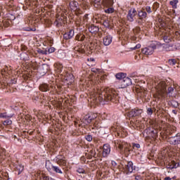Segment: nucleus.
Masks as SVG:
<instances>
[{"mask_svg": "<svg viewBox=\"0 0 180 180\" xmlns=\"http://www.w3.org/2000/svg\"><path fill=\"white\" fill-rule=\"evenodd\" d=\"M97 95H98V98L100 102H109L110 101L115 102L117 98V95L109 89H98Z\"/></svg>", "mask_w": 180, "mask_h": 180, "instance_id": "obj_1", "label": "nucleus"}, {"mask_svg": "<svg viewBox=\"0 0 180 180\" xmlns=\"http://www.w3.org/2000/svg\"><path fill=\"white\" fill-rule=\"evenodd\" d=\"M157 93L162 96L167 92V83L164 81H160L155 86Z\"/></svg>", "mask_w": 180, "mask_h": 180, "instance_id": "obj_2", "label": "nucleus"}, {"mask_svg": "<svg viewBox=\"0 0 180 180\" xmlns=\"http://www.w3.org/2000/svg\"><path fill=\"white\" fill-rule=\"evenodd\" d=\"M55 161L59 167H61V168L64 169V167L67 165V160H65V157L63 155H58L56 156Z\"/></svg>", "mask_w": 180, "mask_h": 180, "instance_id": "obj_3", "label": "nucleus"}, {"mask_svg": "<svg viewBox=\"0 0 180 180\" xmlns=\"http://www.w3.org/2000/svg\"><path fill=\"white\" fill-rule=\"evenodd\" d=\"M137 15L139 17V20L137 21L139 25H141L143 21H145L147 19V12L144 8H142L137 12Z\"/></svg>", "mask_w": 180, "mask_h": 180, "instance_id": "obj_4", "label": "nucleus"}, {"mask_svg": "<svg viewBox=\"0 0 180 180\" xmlns=\"http://www.w3.org/2000/svg\"><path fill=\"white\" fill-rule=\"evenodd\" d=\"M136 16H137V11H136V8H131L127 15V20L133 22L136 19Z\"/></svg>", "mask_w": 180, "mask_h": 180, "instance_id": "obj_5", "label": "nucleus"}, {"mask_svg": "<svg viewBox=\"0 0 180 180\" xmlns=\"http://www.w3.org/2000/svg\"><path fill=\"white\" fill-rule=\"evenodd\" d=\"M157 49V46L155 44H152L148 47H146L142 49L143 54H145V56H151L154 53V50Z\"/></svg>", "mask_w": 180, "mask_h": 180, "instance_id": "obj_6", "label": "nucleus"}, {"mask_svg": "<svg viewBox=\"0 0 180 180\" xmlns=\"http://www.w3.org/2000/svg\"><path fill=\"white\" fill-rule=\"evenodd\" d=\"M115 146L117 147L119 150H122V148H124L125 152L130 151V150H129V147H130V146L120 140H117L115 141Z\"/></svg>", "mask_w": 180, "mask_h": 180, "instance_id": "obj_7", "label": "nucleus"}, {"mask_svg": "<svg viewBox=\"0 0 180 180\" xmlns=\"http://www.w3.org/2000/svg\"><path fill=\"white\" fill-rule=\"evenodd\" d=\"M129 85H131V79L125 77V78H124L120 82V85L119 88H121V89L127 88V86H129Z\"/></svg>", "mask_w": 180, "mask_h": 180, "instance_id": "obj_8", "label": "nucleus"}, {"mask_svg": "<svg viewBox=\"0 0 180 180\" xmlns=\"http://www.w3.org/2000/svg\"><path fill=\"white\" fill-rule=\"evenodd\" d=\"M95 119H96L95 114H92L91 115H86L83 118V122L85 123V124H91V123H92Z\"/></svg>", "mask_w": 180, "mask_h": 180, "instance_id": "obj_9", "label": "nucleus"}, {"mask_svg": "<svg viewBox=\"0 0 180 180\" xmlns=\"http://www.w3.org/2000/svg\"><path fill=\"white\" fill-rule=\"evenodd\" d=\"M141 113H143V110L136 108L129 112V117H136V116H140Z\"/></svg>", "mask_w": 180, "mask_h": 180, "instance_id": "obj_10", "label": "nucleus"}, {"mask_svg": "<svg viewBox=\"0 0 180 180\" xmlns=\"http://www.w3.org/2000/svg\"><path fill=\"white\" fill-rule=\"evenodd\" d=\"M125 171H127V174H131L133 171L134 170V166L133 165V162L129 161L127 162V164L125 165Z\"/></svg>", "mask_w": 180, "mask_h": 180, "instance_id": "obj_11", "label": "nucleus"}, {"mask_svg": "<svg viewBox=\"0 0 180 180\" xmlns=\"http://www.w3.org/2000/svg\"><path fill=\"white\" fill-rule=\"evenodd\" d=\"M75 53H79V54L85 53V45H77L74 48Z\"/></svg>", "mask_w": 180, "mask_h": 180, "instance_id": "obj_12", "label": "nucleus"}, {"mask_svg": "<svg viewBox=\"0 0 180 180\" xmlns=\"http://www.w3.org/2000/svg\"><path fill=\"white\" fill-rule=\"evenodd\" d=\"M110 154V146L104 144L103 146V157H108Z\"/></svg>", "mask_w": 180, "mask_h": 180, "instance_id": "obj_13", "label": "nucleus"}, {"mask_svg": "<svg viewBox=\"0 0 180 180\" xmlns=\"http://www.w3.org/2000/svg\"><path fill=\"white\" fill-rule=\"evenodd\" d=\"M75 34L74 30H70L68 32L63 34V39L65 40H70V39H72L74 37V34Z\"/></svg>", "mask_w": 180, "mask_h": 180, "instance_id": "obj_14", "label": "nucleus"}, {"mask_svg": "<svg viewBox=\"0 0 180 180\" xmlns=\"http://www.w3.org/2000/svg\"><path fill=\"white\" fill-rule=\"evenodd\" d=\"M89 32H90V33H93L94 34H96V33L99 32V27L92 25L89 27Z\"/></svg>", "mask_w": 180, "mask_h": 180, "instance_id": "obj_15", "label": "nucleus"}, {"mask_svg": "<svg viewBox=\"0 0 180 180\" xmlns=\"http://www.w3.org/2000/svg\"><path fill=\"white\" fill-rule=\"evenodd\" d=\"M103 43L104 46H109V44H110V43H112V37L110 35L105 36L103 39Z\"/></svg>", "mask_w": 180, "mask_h": 180, "instance_id": "obj_16", "label": "nucleus"}, {"mask_svg": "<svg viewBox=\"0 0 180 180\" xmlns=\"http://www.w3.org/2000/svg\"><path fill=\"white\" fill-rule=\"evenodd\" d=\"M55 67L57 70V72L58 74H60V75H64V72H63V68H64V66L61 63H56Z\"/></svg>", "mask_w": 180, "mask_h": 180, "instance_id": "obj_17", "label": "nucleus"}, {"mask_svg": "<svg viewBox=\"0 0 180 180\" xmlns=\"http://www.w3.org/2000/svg\"><path fill=\"white\" fill-rule=\"evenodd\" d=\"M39 90L41 91V92H47L50 91V86L47 84H42L39 86Z\"/></svg>", "mask_w": 180, "mask_h": 180, "instance_id": "obj_18", "label": "nucleus"}, {"mask_svg": "<svg viewBox=\"0 0 180 180\" xmlns=\"http://www.w3.org/2000/svg\"><path fill=\"white\" fill-rule=\"evenodd\" d=\"M63 75H65L66 81H70V82H72V81H74V75L66 72Z\"/></svg>", "mask_w": 180, "mask_h": 180, "instance_id": "obj_19", "label": "nucleus"}, {"mask_svg": "<svg viewBox=\"0 0 180 180\" xmlns=\"http://www.w3.org/2000/svg\"><path fill=\"white\" fill-rule=\"evenodd\" d=\"M179 166V164L175 162V161H172L168 164V165L167 166V168H168L169 169H174V168H178Z\"/></svg>", "mask_w": 180, "mask_h": 180, "instance_id": "obj_20", "label": "nucleus"}, {"mask_svg": "<svg viewBox=\"0 0 180 180\" xmlns=\"http://www.w3.org/2000/svg\"><path fill=\"white\" fill-rule=\"evenodd\" d=\"M13 117V114H8L7 112L0 113V119H11Z\"/></svg>", "mask_w": 180, "mask_h": 180, "instance_id": "obj_21", "label": "nucleus"}, {"mask_svg": "<svg viewBox=\"0 0 180 180\" xmlns=\"http://www.w3.org/2000/svg\"><path fill=\"white\" fill-rule=\"evenodd\" d=\"M92 50H101V45L98 42L94 41L91 44V46Z\"/></svg>", "mask_w": 180, "mask_h": 180, "instance_id": "obj_22", "label": "nucleus"}, {"mask_svg": "<svg viewBox=\"0 0 180 180\" xmlns=\"http://www.w3.org/2000/svg\"><path fill=\"white\" fill-rule=\"evenodd\" d=\"M69 6L70 9H72V11H74L75 9H77V8H78V3L76 1H72L69 4Z\"/></svg>", "mask_w": 180, "mask_h": 180, "instance_id": "obj_23", "label": "nucleus"}, {"mask_svg": "<svg viewBox=\"0 0 180 180\" xmlns=\"http://www.w3.org/2000/svg\"><path fill=\"white\" fill-rule=\"evenodd\" d=\"M75 40H77V41H84L85 40V35L84 34H77L75 37Z\"/></svg>", "mask_w": 180, "mask_h": 180, "instance_id": "obj_24", "label": "nucleus"}, {"mask_svg": "<svg viewBox=\"0 0 180 180\" xmlns=\"http://www.w3.org/2000/svg\"><path fill=\"white\" fill-rule=\"evenodd\" d=\"M46 168L48 171H51L52 169H53L54 166L53 165V164H51V161H47L46 162Z\"/></svg>", "mask_w": 180, "mask_h": 180, "instance_id": "obj_25", "label": "nucleus"}, {"mask_svg": "<svg viewBox=\"0 0 180 180\" xmlns=\"http://www.w3.org/2000/svg\"><path fill=\"white\" fill-rule=\"evenodd\" d=\"M125 77H126V74L123 72L117 73L115 75V78H117V79H124Z\"/></svg>", "mask_w": 180, "mask_h": 180, "instance_id": "obj_26", "label": "nucleus"}, {"mask_svg": "<svg viewBox=\"0 0 180 180\" xmlns=\"http://www.w3.org/2000/svg\"><path fill=\"white\" fill-rule=\"evenodd\" d=\"M174 89H175V87L174 86H169L167 88V91L166 90L165 94H167V95H172V94H174Z\"/></svg>", "mask_w": 180, "mask_h": 180, "instance_id": "obj_27", "label": "nucleus"}, {"mask_svg": "<svg viewBox=\"0 0 180 180\" xmlns=\"http://www.w3.org/2000/svg\"><path fill=\"white\" fill-rule=\"evenodd\" d=\"M178 2H179L178 0H172L169 2V4L172 6L173 9H176Z\"/></svg>", "mask_w": 180, "mask_h": 180, "instance_id": "obj_28", "label": "nucleus"}, {"mask_svg": "<svg viewBox=\"0 0 180 180\" xmlns=\"http://www.w3.org/2000/svg\"><path fill=\"white\" fill-rule=\"evenodd\" d=\"M17 171H18V175H20L22 172H23V169H25V167L22 165H18L16 167Z\"/></svg>", "mask_w": 180, "mask_h": 180, "instance_id": "obj_29", "label": "nucleus"}, {"mask_svg": "<svg viewBox=\"0 0 180 180\" xmlns=\"http://www.w3.org/2000/svg\"><path fill=\"white\" fill-rule=\"evenodd\" d=\"M104 12L105 13H113V12H115V8H112V7H109V8H104Z\"/></svg>", "mask_w": 180, "mask_h": 180, "instance_id": "obj_30", "label": "nucleus"}, {"mask_svg": "<svg viewBox=\"0 0 180 180\" xmlns=\"http://www.w3.org/2000/svg\"><path fill=\"white\" fill-rule=\"evenodd\" d=\"M54 172H56V174H63V171H61V169L58 167V166H53V169H52Z\"/></svg>", "mask_w": 180, "mask_h": 180, "instance_id": "obj_31", "label": "nucleus"}, {"mask_svg": "<svg viewBox=\"0 0 180 180\" xmlns=\"http://www.w3.org/2000/svg\"><path fill=\"white\" fill-rule=\"evenodd\" d=\"M168 143L170 144H174V146L176 145L175 142V137L174 136H171L167 139Z\"/></svg>", "mask_w": 180, "mask_h": 180, "instance_id": "obj_32", "label": "nucleus"}, {"mask_svg": "<svg viewBox=\"0 0 180 180\" xmlns=\"http://www.w3.org/2000/svg\"><path fill=\"white\" fill-rule=\"evenodd\" d=\"M41 70L43 71L44 74H46L47 71H49V66L47 65H42Z\"/></svg>", "mask_w": 180, "mask_h": 180, "instance_id": "obj_33", "label": "nucleus"}, {"mask_svg": "<svg viewBox=\"0 0 180 180\" xmlns=\"http://www.w3.org/2000/svg\"><path fill=\"white\" fill-rule=\"evenodd\" d=\"M174 141L176 144H180V134H177L176 136H174Z\"/></svg>", "mask_w": 180, "mask_h": 180, "instance_id": "obj_34", "label": "nucleus"}, {"mask_svg": "<svg viewBox=\"0 0 180 180\" xmlns=\"http://www.w3.org/2000/svg\"><path fill=\"white\" fill-rule=\"evenodd\" d=\"M169 65L174 66L176 64H178V61L176 60V59H169Z\"/></svg>", "mask_w": 180, "mask_h": 180, "instance_id": "obj_35", "label": "nucleus"}, {"mask_svg": "<svg viewBox=\"0 0 180 180\" xmlns=\"http://www.w3.org/2000/svg\"><path fill=\"white\" fill-rule=\"evenodd\" d=\"M94 127H96L97 129H99L101 127V125H99V120L96 119L95 122L93 124Z\"/></svg>", "mask_w": 180, "mask_h": 180, "instance_id": "obj_36", "label": "nucleus"}, {"mask_svg": "<svg viewBox=\"0 0 180 180\" xmlns=\"http://www.w3.org/2000/svg\"><path fill=\"white\" fill-rule=\"evenodd\" d=\"M163 40L165 43H169L171 41V37L165 35L163 37Z\"/></svg>", "mask_w": 180, "mask_h": 180, "instance_id": "obj_37", "label": "nucleus"}, {"mask_svg": "<svg viewBox=\"0 0 180 180\" xmlns=\"http://www.w3.org/2000/svg\"><path fill=\"white\" fill-rule=\"evenodd\" d=\"M145 12H147V13H152L153 10H151V7L150 6H147L146 7L144 8Z\"/></svg>", "mask_w": 180, "mask_h": 180, "instance_id": "obj_38", "label": "nucleus"}, {"mask_svg": "<svg viewBox=\"0 0 180 180\" xmlns=\"http://www.w3.org/2000/svg\"><path fill=\"white\" fill-rule=\"evenodd\" d=\"M89 153L91 157H95V155H96V151H95V149H90Z\"/></svg>", "mask_w": 180, "mask_h": 180, "instance_id": "obj_39", "label": "nucleus"}, {"mask_svg": "<svg viewBox=\"0 0 180 180\" xmlns=\"http://www.w3.org/2000/svg\"><path fill=\"white\" fill-rule=\"evenodd\" d=\"M3 124H4V126H9V125L12 124V120H7L3 122Z\"/></svg>", "mask_w": 180, "mask_h": 180, "instance_id": "obj_40", "label": "nucleus"}, {"mask_svg": "<svg viewBox=\"0 0 180 180\" xmlns=\"http://www.w3.org/2000/svg\"><path fill=\"white\" fill-rule=\"evenodd\" d=\"M38 53H39V54H44V55H45V56H47V54H48L47 50L43 51V50H41V49H39V50H38Z\"/></svg>", "mask_w": 180, "mask_h": 180, "instance_id": "obj_41", "label": "nucleus"}, {"mask_svg": "<svg viewBox=\"0 0 180 180\" xmlns=\"http://www.w3.org/2000/svg\"><path fill=\"white\" fill-rule=\"evenodd\" d=\"M77 172H78L79 174H85V169H84L83 168L79 167L77 169Z\"/></svg>", "mask_w": 180, "mask_h": 180, "instance_id": "obj_42", "label": "nucleus"}, {"mask_svg": "<svg viewBox=\"0 0 180 180\" xmlns=\"http://www.w3.org/2000/svg\"><path fill=\"white\" fill-rule=\"evenodd\" d=\"M172 105L174 107V108H178V106H179V103H177V101H172Z\"/></svg>", "mask_w": 180, "mask_h": 180, "instance_id": "obj_43", "label": "nucleus"}, {"mask_svg": "<svg viewBox=\"0 0 180 180\" xmlns=\"http://www.w3.org/2000/svg\"><path fill=\"white\" fill-rule=\"evenodd\" d=\"M103 25L105 26V27H109V20H104Z\"/></svg>", "mask_w": 180, "mask_h": 180, "instance_id": "obj_44", "label": "nucleus"}, {"mask_svg": "<svg viewBox=\"0 0 180 180\" xmlns=\"http://www.w3.org/2000/svg\"><path fill=\"white\" fill-rule=\"evenodd\" d=\"M48 53L51 54V53H54V51H56V48L54 47H51L48 49Z\"/></svg>", "mask_w": 180, "mask_h": 180, "instance_id": "obj_45", "label": "nucleus"}, {"mask_svg": "<svg viewBox=\"0 0 180 180\" xmlns=\"http://www.w3.org/2000/svg\"><path fill=\"white\" fill-rule=\"evenodd\" d=\"M85 139L87 141H92V136L91 135H86Z\"/></svg>", "mask_w": 180, "mask_h": 180, "instance_id": "obj_46", "label": "nucleus"}, {"mask_svg": "<svg viewBox=\"0 0 180 180\" xmlns=\"http://www.w3.org/2000/svg\"><path fill=\"white\" fill-rule=\"evenodd\" d=\"M9 21H4V22H3V26L4 27H9Z\"/></svg>", "mask_w": 180, "mask_h": 180, "instance_id": "obj_47", "label": "nucleus"}, {"mask_svg": "<svg viewBox=\"0 0 180 180\" xmlns=\"http://www.w3.org/2000/svg\"><path fill=\"white\" fill-rule=\"evenodd\" d=\"M82 6H83L84 9H86V8H88V3H86V1H83Z\"/></svg>", "mask_w": 180, "mask_h": 180, "instance_id": "obj_48", "label": "nucleus"}, {"mask_svg": "<svg viewBox=\"0 0 180 180\" xmlns=\"http://www.w3.org/2000/svg\"><path fill=\"white\" fill-rule=\"evenodd\" d=\"M141 47V45L140 44H136L134 47L131 48V50H137V49H140Z\"/></svg>", "mask_w": 180, "mask_h": 180, "instance_id": "obj_49", "label": "nucleus"}, {"mask_svg": "<svg viewBox=\"0 0 180 180\" xmlns=\"http://www.w3.org/2000/svg\"><path fill=\"white\" fill-rule=\"evenodd\" d=\"M43 180H54L53 178L49 176H43Z\"/></svg>", "mask_w": 180, "mask_h": 180, "instance_id": "obj_50", "label": "nucleus"}, {"mask_svg": "<svg viewBox=\"0 0 180 180\" xmlns=\"http://www.w3.org/2000/svg\"><path fill=\"white\" fill-rule=\"evenodd\" d=\"M147 113L148 115H153V109L151 108H148L147 109Z\"/></svg>", "mask_w": 180, "mask_h": 180, "instance_id": "obj_51", "label": "nucleus"}, {"mask_svg": "<svg viewBox=\"0 0 180 180\" xmlns=\"http://www.w3.org/2000/svg\"><path fill=\"white\" fill-rule=\"evenodd\" d=\"M132 147H133V148H140V144L133 143Z\"/></svg>", "mask_w": 180, "mask_h": 180, "instance_id": "obj_52", "label": "nucleus"}, {"mask_svg": "<svg viewBox=\"0 0 180 180\" xmlns=\"http://www.w3.org/2000/svg\"><path fill=\"white\" fill-rule=\"evenodd\" d=\"M83 20L84 22H88V15L86 14L84 17H83Z\"/></svg>", "mask_w": 180, "mask_h": 180, "instance_id": "obj_53", "label": "nucleus"}, {"mask_svg": "<svg viewBox=\"0 0 180 180\" xmlns=\"http://www.w3.org/2000/svg\"><path fill=\"white\" fill-rule=\"evenodd\" d=\"M91 71L93 72H98V71H99V69H94V68H93V69H91Z\"/></svg>", "mask_w": 180, "mask_h": 180, "instance_id": "obj_54", "label": "nucleus"}, {"mask_svg": "<svg viewBox=\"0 0 180 180\" xmlns=\"http://www.w3.org/2000/svg\"><path fill=\"white\" fill-rule=\"evenodd\" d=\"M55 25H56V26H61V24L58 23V20H56L54 22ZM60 24V25H59Z\"/></svg>", "mask_w": 180, "mask_h": 180, "instance_id": "obj_55", "label": "nucleus"}, {"mask_svg": "<svg viewBox=\"0 0 180 180\" xmlns=\"http://www.w3.org/2000/svg\"><path fill=\"white\" fill-rule=\"evenodd\" d=\"M94 4H101V0H94Z\"/></svg>", "mask_w": 180, "mask_h": 180, "instance_id": "obj_56", "label": "nucleus"}, {"mask_svg": "<svg viewBox=\"0 0 180 180\" xmlns=\"http://www.w3.org/2000/svg\"><path fill=\"white\" fill-rule=\"evenodd\" d=\"M112 165H113L114 167H116L117 165L116 162L112 161Z\"/></svg>", "mask_w": 180, "mask_h": 180, "instance_id": "obj_57", "label": "nucleus"}, {"mask_svg": "<svg viewBox=\"0 0 180 180\" xmlns=\"http://www.w3.org/2000/svg\"><path fill=\"white\" fill-rule=\"evenodd\" d=\"M27 133H29L30 135L32 136V134H33V131H28Z\"/></svg>", "mask_w": 180, "mask_h": 180, "instance_id": "obj_58", "label": "nucleus"}, {"mask_svg": "<svg viewBox=\"0 0 180 180\" xmlns=\"http://www.w3.org/2000/svg\"><path fill=\"white\" fill-rule=\"evenodd\" d=\"M172 179L169 176L165 177V180H171Z\"/></svg>", "mask_w": 180, "mask_h": 180, "instance_id": "obj_59", "label": "nucleus"}, {"mask_svg": "<svg viewBox=\"0 0 180 180\" xmlns=\"http://www.w3.org/2000/svg\"><path fill=\"white\" fill-rule=\"evenodd\" d=\"M152 133H154V134H155L154 137H155V136L157 135V131H155V132H154V131H152Z\"/></svg>", "mask_w": 180, "mask_h": 180, "instance_id": "obj_60", "label": "nucleus"}, {"mask_svg": "<svg viewBox=\"0 0 180 180\" xmlns=\"http://www.w3.org/2000/svg\"><path fill=\"white\" fill-rule=\"evenodd\" d=\"M172 112L174 113V115H176V110H172Z\"/></svg>", "mask_w": 180, "mask_h": 180, "instance_id": "obj_61", "label": "nucleus"}, {"mask_svg": "<svg viewBox=\"0 0 180 180\" xmlns=\"http://www.w3.org/2000/svg\"><path fill=\"white\" fill-rule=\"evenodd\" d=\"M12 84H16V81L13 80V81L12 82Z\"/></svg>", "mask_w": 180, "mask_h": 180, "instance_id": "obj_62", "label": "nucleus"}, {"mask_svg": "<svg viewBox=\"0 0 180 180\" xmlns=\"http://www.w3.org/2000/svg\"><path fill=\"white\" fill-rule=\"evenodd\" d=\"M103 174H101L100 176H101V178H103Z\"/></svg>", "mask_w": 180, "mask_h": 180, "instance_id": "obj_63", "label": "nucleus"}, {"mask_svg": "<svg viewBox=\"0 0 180 180\" xmlns=\"http://www.w3.org/2000/svg\"><path fill=\"white\" fill-rule=\"evenodd\" d=\"M0 180H2V177L0 176Z\"/></svg>", "mask_w": 180, "mask_h": 180, "instance_id": "obj_64", "label": "nucleus"}]
</instances>
